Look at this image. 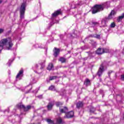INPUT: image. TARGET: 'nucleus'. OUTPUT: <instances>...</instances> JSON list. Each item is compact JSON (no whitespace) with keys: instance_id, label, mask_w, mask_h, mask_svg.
<instances>
[{"instance_id":"obj_1","label":"nucleus","mask_w":124,"mask_h":124,"mask_svg":"<svg viewBox=\"0 0 124 124\" xmlns=\"http://www.w3.org/2000/svg\"><path fill=\"white\" fill-rule=\"evenodd\" d=\"M13 46V43L11 38L3 39L0 41V52H1L4 48L6 50H11Z\"/></svg>"},{"instance_id":"obj_2","label":"nucleus","mask_w":124,"mask_h":124,"mask_svg":"<svg viewBox=\"0 0 124 124\" xmlns=\"http://www.w3.org/2000/svg\"><path fill=\"white\" fill-rule=\"evenodd\" d=\"M60 111L61 113H66L65 116L64 117V118H67V119H69L70 118H72V117L74 116V112L73 111H71L68 113H66V112L68 111V109L66 107H60Z\"/></svg>"},{"instance_id":"obj_3","label":"nucleus","mask_w":124,"mask_h":124,"mask_svg":"<svg viewBox=\"0 0 124 124\" xmlns=\"http://www.w3.org/2000/svg\"><path fill=\"white\" fill-rule=\"evenodd\" d=\"M104 8L103 5H95L93 8L92 10V14H95L97 12L102 11Z\"/></svg>"},{"instance_id":"obj_4","label":"nucleus","mask_w":124,"mask_h":124,"mask_svg":"<svg viewBox=\"0 0 124 124\" xmlns=\"http://www.w3.org/2000/svg\"><path fill=\"white\" fill-rule=\"evenodd\" d=\"M26 11V4L25 3H22L20 7V18L21 19H24L25 15V11Z\"/></svg>"},{"instance_id":"obj_5","label":"nucleus","mask_w":124,"mask_h":124,"mask_svg":"<svg viewBox=\"0 0 124 124\" xmlns=\"http://www.w3.org/2000/svg\"><path fill=\"white\" fill-rule=\"evenodd\" d=\"M23 76H24V70L23 69H21L16 75V80H21Z\"/></svg>"},{"instance_id":"obj_6","label":"nucleus","mask_w":124,"mask_h":124,"mask_svg":"<svg viewBox=\"0 0 124 124\" xmlns=\"http://www.w3.org/2000/svg\"><path fill=\"white\" fill-rule=\"evenodd\" d=\"M116 14V12L115 11L112 10L108 15V17L105 20V24H106V21L107 20H110L113 18V16H114Z\"/></svg>"},{"instance_id":"obj_7","label":"nucleus","mask_w":124,"mask_h":124,"mask_svg":"<svg viewBox=\"0 0 124 124\" xmlns=\"http://www.w3.org/2000/svg\"><path fill=\"white\" fill-rule=\"evenodd\" d=\"M17 106H18V108H21L24 109V110L25 111H28V110H30V109H31L30 106H28L26 108L24 105L19 104V105H18Z\"/></svg>"},{"instance_id":"obj_8","label":"nucleus","mask_w":124,"mask_h":124,"mask_svg":"<svg viewBox=\"0 0 124 124\" xmlns=\"http://www.w3.org/2000/svg\"><path fill=\"white\" fill-rule=\"evenodd\" d=\"M103 71H104V68H103V65L102 64L101 65L97 72V75L98 76H99V77H100V76H101L102 72H103Z\"/></svg>"},{"instance_id":"obj_9","label":"nucleus","mask_w":124,"mask_h":124,"mask_svg":"<svg viewBox=\"0 0 124 124\" xmlns=\"http://www.w3.org/2000/svg\"><path fill=\"white\" fill-rule=\"evenodd\" d=\"M60 49L59 48H57V47H55L54 50H53V55L54 56V57H58V56L59 55V54H60Z\"/></svg>"},{"instance_id":"obj_10","label":"nucleus","mask_w":124,"mask_h":124,"mask_svg":"<svg viewBox=\"0 0 124 124\" xmlns=\"http://www.w3.org/2000/svg\"><path fill=\"white\" fill-rule=\"evenodd\" d=\"M104 52H108V50H107L106 51H104V49H103V48H98L96 50V53L98 55H101L102 54H103Z\"/></svg>"},{"instance_id":"obj_11","label":"nucleus","mask_w":124,"mask_h":124,"mask_svg":"<svg viewBox=\"0 0 124 124\" xmlns=\"http://www.w3.org/2000/svg\"><path fill=\"white\" fill-rule=\"evenodd\" d=\"M53 106H54V103L53 102L49 103L48 105H47L48 110H51L52 108H53Z\"/></svg>"},{"instance_id":"obj_12","label":"nucleus","mask_w":124,"mask_h":124,"mask_svg":"<svg viewBox=\"0 0 124 124\" xmlns=\"http://www.w3.org/2000/svg\"><path fill=\"white\" fill-rule=\"evenodd\" d=\"M60 14H61V11H57L52 14V17H56L58 15H60Z\"/></svg>"},{"instance_id":"obj_13","label":"nucleus","mask_w":124,"mask_h":124,"mask_svg":"<svg viewBox=\"0 0 124 124\" xmlns=\"http://www.w3.org/2000/svg\"><path fill=\"white\" fill-rule=\"evenodd\" d=\"M124 18V13L122 14L121 16H120L117 18L118 22H121L122 20Z\"/></svg>"},{"instance_id":"obj_14","label":"nucleus","mask_w":124,"mask_h":124,"mask_svg":"<svg viewBox=\"0 0 124 124\" xmlns=\"http://www.w3.org/2000/svg\"><path fill=\"white\" fill-rule=\"evenodd\" d=\"M57 123L58 124H63V121H62V120L61 117H59L57 119Z\"/></svg>"},{"instance_id":"obj_15","label":"nucleus","mask_w":124,"mask_h":124,"mask_svg":"<svg viewBox=\"0 0 124 124\" xmlns=\"http://www.w3.org/2000/svg\"><path fill=\"white\" fill-rule=\"evenodd\" d=\"M84 85H86V86H90V85H91V81H90L89 79H85V81H84Z\"/></svg>"},{"instance_id":"obj_16","label":"nucleus","mask_w":124,"mask_h":124,"mask_svg":"<svg viewBox=\"0 0 124 124\" xmlns=\"http://www.w3.org/2000/svg\"><path fill=\"white\" fill-rule=\"evenodd\" d=\"M46 122L48 123V124H56L54 121L50 119H46Z\"/></svg>"},{"instance_id":"obj_17","label":"nucleus","mask_w":124,"mask_h":124,"mask_svg":"<svg viewBox=\"0 0 124 124\" xmlns=\"http://www.w3.org/2000/svg\"><path fill=\"white\" fill-rule=\"evenodd\" d=\"M83 107V103L82 102H78L77 104V107L78 108H81V107Z\"/></svg>"},{"instance_id":"obj_18","label":"nucleus","mask_w":124,"mask_h":124,"mask_svg":"<svg viewBox=\"0 0 124 124\" xmlns=\"http://www.w3.org/2000/svg\"><path fill=\"white\" fill-rule=\"evenodd\" d=\"M92 37H95L98 39H100V35L98 34H93L91 35Z\"/></svg>"},{"instance_id":"obj_19","label":"nucleus","mask_w":124,"mask_h":124,"mask_svg":"<svg viewBox=\"0 0 124 124\" xmlns=\"http://www.w3.org/2000/svg\"><path fill=\"white\" fill-rule=\"evenodd\" d=\"M59 61L60 62H61L62 63H63V62H65L66 61V59H65L63 57H61L59 59Z\"/></svg>"},{"instance_id":"obj_20","label":"nucleus","mask_w":124,"mask_h":124,"mask_svg":"<svg viewBox=\"0 0 124 124\" xmlns=\"http://www.w3.org/2000/svg\"><path fill=\"white\" fill-rule=\"evenodd\" d=\"M53 67H54V66H53V64L50 63L48 65V66L47 67V70H52V69H53Z\"/></svg>"},{"instance_id":"obj_21","label":"nucleus","mask_w":124,"mask_h":124,"mask_svg":"<svg viewBox=\"0 0 124 124\" xmlns=\"http://www.w3.org/2000/svg\"><path fill=\"white\" fill-rule=\"evenodd\" d=\"M49 91H56V88L55 87V86L51 85L49 88Z\"/></svg>"},{"instance_id":"obj_22","label":"nucleus","mask_w":124,"mask_h":124,"mask_svg":"<svg viewBox=\"0 0 124 124\" xmlns=\"http://www.w3.org/2000/svg\"><path fill=\"white\" fill-rule=\"evenodd\" d=\"M13 61H14V59L10 60L8 62V63H7V65H8L9 66H10L11 65V63L12 62H13Z\"/></svg>"},{"instance_id":"obj_23","label":"nucleus","mask_w":124,"mask_h":124,"mask_svg":"<svg viewBox=\"0 0 124 124\" xmlns=\"http://www.w3.org/2000/svg\"><path fill=\"white\" fill-rule=\"evenodd\" d=\"M110 27V28H115V27H116V24H115V23L112 22L111 23Z\"/></svg>"},{"instance_id":"obj_24","label":"nucleus","mask_w":124,"mask_h":124,"mask_svg":"<svg viewBox=\"0 0 124 124\" xmlns=\"http://www.w3.org/2000/svg\"><path fill=\"white\" fill-rule=\"evenodd\" d=\"M62 105V103L60 102H58L57 103H56V106H57V107H59V106H61Z\"/></svg>"},{"instance_id":"obj_25","label":"nucleus","mask_w":124,"mask_h":124,"mask_svg":"<svg viewBox=\"0 0 124 124\" xmlns=\"http://www.w3.org/2000/svg\"><path fill=\"white\" fill-rule=\"evenodd\" d=\"M103 49H104V51H105V52H103V54H104V53H109V49H108V48H103ZM107 50H108V51L107 52H106V51H107Z\"/></svg>"},{"instance_id":"obj_26","label":"nucleus","mask_w":124,"mask_h":124,"mask_svg":"<svg viewBox=\"0 0 124 124\" xmlns=\"http://www.w3.org/2000/svg\"><path fill=\"white\" fill-rule=\"evenodd\" d=\"M57 78V77H51L49 78V80H54V79H56Z\"/></svg>"},{"instance_id":"obj_27","label":"nucleus","mask_w":124,"mask_h":124,"mask_svg":"<svg viewBox=\"0 0 124 124\" xmlns=\"http://www.w3.org/2000/svg\"><path fill=\"white\" fill-rule=\"evenodd\" d=\"M38 66H39L38 64H36L35 65V67H34V68H33V69L34 70V69H37V68H38Z\"/></svg>"},{"instance_id":"obj_28","label":"nucleus","mask_w":124,"mask_h":124,"mask_svg":"<svg viewBox=\"0 0 124 124\" xmlns=\"http://www.w3.org/2000/svg\"><path fill=\"white\" fill-rule=\"evenodd\" d=\"M4 31V29H1V28L0 29V34L1 33H2V32H3Z\"/></svg>"},{"instance_id":"obj_29","label":"nucleus","mask_w":124,"mask_h":124,"mask_svg":"<svg viewBox=\"0 0 124 124\" xmlns=\"http://www.w3.org/2000/svg\"><path fill=\"white\" fill-rule=\"evenodd\" d=\"M92 25L94 26H96V25H98V23L95 22H92Z\"/></svg>"},{"instance_id":"obj_30","label":"nucleus","mask_w":124,"mask_h":124,"mask_svg":"<svg viewBox=\"0 0 124 124\" xmlns=\"http://www.w3.org/2000/svg\"><path fill=\"white\" fill-rule=\"evenodd\" d=\"M92 108H93V109H90V112H91L92 113H93V112L95 111V108L93 107Z\"/></svg>"},{"instance_id":"obj_31","label":"nucleus","mask_w":124,"mask_h":124,"mask_svg":"<svg viewBox=\"0 0 124 124\" xmlns=\"http://www.w3.org/2000/svg\"><path fill=\"white\" fill-rule=\"evenodd\" d=\"M121 79L122 81H124V75H123L121 76Z\"/></svg>"},{"instance_id":"obj_32","label":"nucleus","mask_w":124,"mask_h":124,"mask_svg":"<svg viewBox=\"0 0 124 124\" xmlns=\"http://www.w3.org/2000/svg\"><path fill=\"white\" fill-rule=\"evenodd\" d=\"M42 65V67L40 68L41 69H42L43 68V67H44V66H45L44 65V64H43V65Z\"/></svg>"},{"instance_id":"obj_33","label":"nucleus","mask_w":124,"mask_h":124,"mask_svg":"<svg viewBox=\"0 0 124 124\" xmlns=\"http://www.w3.org/2000/svg\"><path fill=\"white\" fill-rule=\"evenodd\" d=\"M111 73H112V71H110L109 72H108V74L109 76H110V74Z\"/></svg>"},{"instance_id":"obj_34","label":"nucleus","mask_w":124,"mask_h":124,"mask_svg":"<svg viewBox=\"0 0 124 124\" xmlns=\"http://www.w3.org/2000/svg\"><path fill=\"white\" fill-rule=\"evenodd\" d=\"M38 97H39V98H42V95L38 96Z\"/></svg>"},{"instance_id":"obj_35","label":"nucleus","mask_w":124,"mask_h":124,"mask_svg":"<svg viewBox=\"0 0 124 124\" xmlns=\"http://www.w3.org/2000/svg\"><path fill=\"white\" fill-rule=\"evenodd\" d=\"M87 59H88V58H84V61H86V60H87Z\"/></svg>"},{"instance_id":"obj_36","label":"nucleus","mask_w":124,"mask_h":124,"mask_svg":"<svg viewBox=\"0 0 124 124\" xmlns=\"http://www.w3.org/2000/svg\"><path fill=\"white\" fill-rule=\"evenodd\" d=\"M1 2H2V0H0V3H1Z\"/></svg>"},{"instance_id":"obj_37","label":"nucleus","mask_w":124,"mask_h":124,"mask_svg":"<svg viewBox=\"0 0 124 124\" xmlns=\"http://www.w3.org/2000/svg\"><path fill=\"white\" fill-rule=\"evenodd\" d=\"M102 23H103V21H102Z\"/></svg>"}]
</instances>
